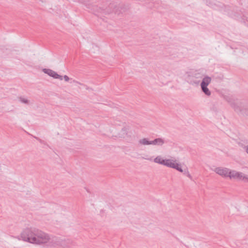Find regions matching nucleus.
Returning <instances> with one entry per match:
<instances>
[{"label": "nucleus", "mask_w": 248, "mask_h": 248, "mask_svg": "<svg viewBox=\"0 0 248 248\" xmlns=\"http://www.w3.org/2000/svg\"><path fill=\"white\" fill-rule=\"evenodd\" d=\"M236 178L240 180H243L246 182H248V177H246L243 173L234 172L233 171V178Z\"/></svg>", "instance_id": "obj_8"}, {"label": "nucleus", "mask_w": 248, "mask_h": 248, "mask_svg": "<svg viewBox=\"0 0 248 248\" xmlns=\"http://www.w3.org/2000/svg\"><path fill=\"white\" fill-rule=\"evenodd\" d=\"M21 237L24 241L38 245L46 244L47 246L55 247L57 246H64L65 242L61 239H51L49 236L35 228H27L21 233Z\"/></svg>", "instance_id": "obj_1"}, {"label": "nucleus", "mask_w": 248, "mask_h": 248, "mask_svg": "<svg viewBox=\"0 0 248 248\" xmlns=\"http://www.w3.org/2000/svg\"><path fill=\"white\" fill-rule=\"evenodd\" d=\"M138 144L144 146L151 145V140H149L148 138H142L139 140Z\"/></svg>", "instance_id": "obj_11"}, {"label": "nucleus", "mask_w": 248, "mask_h": 248, "mask_svg": "<svg viewBox=\"0 0 248 248\" xmlns=\"http://www.w3.org/2000/svg\"><path fill=\"white\" fill-rule=\"evenodd\" d=\"M233 109L239 115L248 116V108H245L241 104L236 105L233 103Z\"/></svg>", "instance_id": "obj_6"}, {"label": "nucleus", "mask_w": 248, "mask_h": 248, "mask_svg": "<svg viewBox=\"0 0 248 248\" xmlns=\"http://www.w3.org/2000/svg\"><path fill=\"white\" fill-rule=\"evenodd\" d=\"M172 168L174 169L181 172H184V170L181 167V165L179 164V163H177L176 161H175V162L173 165V167H172Z\"/></svg>", "instance_id": "obj_15"}, {"label": "nucleus", "mask_w": 248, "mask_h": 248, "mask_svg": "<svg viewBox=\"0 0 248 248\" xmlns=\"http://www.w3.org/2000/svg\"><path fill=\"white\" fill-rule=\"evenodd\" d=\"M165 142V140L163 139L158 138L151 140V145L162 146Z\"/></svg>", "instance_id": "obj_9"}, {"label": "nucleus", "mask_w": 248, "mask_h": 248, "mask_svg": "<svg viewBox=\"0 0 248 248\" xmlns=\"http://www.w3.org/2000/svg\"><path fill=\"white\" fill-rule=\"evenodd\" d=\"M63 78L65 81H68L70 79L66 75H64L63 77H62V78Z\"/></svg>", "instance_id": "obj_18"}, {"label": "nucleus", "mask_w": 248, "mask_h": 248, "mask_svg": "<svg viewBox=\"0 0 248 248\" xmlns=\"http://www.w3.org/2000/svg\"><path fill=\"white\" fill-rule=\"evenodd\" d=\"M205 77L203 74L197 72L193 74L192 76H189L188 82L192 85H198L200 80H202Z\"/></svg>", "instance_id": "obj_4"}, {"label": "nucleus", "mask_w": 248, "mask_h": 248, "mask_svg": "<svg viewBox=\"0 0 248 248\" xmlns=\"http://www.w3.org/2000/svg\"><path fill=\"white\" fill-rule=\"evenodd\" d=\"M211 82V78L207 76H206L201 83V87L202 92L207 96H209L211 94V93L209 89L207 88L208 85Z\"/></svg>", "instance_id": "obj_3"}, {"label": "nucleus", "mask_w": 248, "mask_h": 248, "mask_svg": "<svg viewBox=\"0 0 248 248\" xmlns=\"http://www.w3.org/2000/svg\"><path fill=\"white\" fill-rule=\"evenodd\" d=\"M154 161L155 163L163 165L164 164V159L162 158L161 156L158 155L154 159Z\"/></svg>", "instance_id": "obj_13"}, {"label": "nucleus", "mask_w": 248, "mask_h": 248, "mask_svg": "<svg viewBox=\"0 0 248 248\" xmlns=\"http://www.w3.org/2000/svg\"><path fill=\"white\" fill-rule=\"evenodd\" d=\"M112 124L115 127H123L124 125H126L123 121L119 120L118 118L114 119L112 122Z\"/></svg>", "instance_id": "obj_10"}, {"label": "nucleus", "mask_w": 248, "mask_h": 248, "mask_svg": "<svg viewBox=\"0 0 248 248\" xmlns=\"http://www.w3.org/2000/svg\"><path fill=\"white\" fill-rule=\"evenodd\" d=\"M42 71L44 73L47 74L48 76L55 79H59L61 80H62V76L59 75L56 72L51 69L44 68Z\"/></svg>", "instance_id": "obj_7"}, {"label": "nucleus", "mask_w": 248, "mask_h": 248, "mask_svg": "<svg viewBox=\"0 0 248 248\" xmlns=\"http://www.w3.org/2000/svg\"><path fill=\"white\" fill-rule=\"evenodd\" d=\"M96 8L97 9V13L98 14H97L98 16H99L100 15H99V14H100V15H107V14H109L108 13V10H106V9H103L102 8H97L96 7Z\"/></svg>", "instance_id": "obj_14"}, {"label": "nucleus", "mask_w": 248, "mask_h": 248, "mask_svg": "<svg viewBox=\"0 0 248 248\" xmlns=\"http://www.w3.org/2000/svg\"><path fill=\"white\" fill-rule=\"evenodd\" d=\"M183 172H184V174L186 175L190 179H192V177L191 175L190 174V173H189V171L187 169H186V170H185Z\"/></svg>", "instance_id": "obj_17"}, {"label": "nucleus", "mask_w": 248, "mask_h": 248, "mask_svg": "<svg viewBox=\"0 0 248 248\" xmlns=\"http://www.w3.org/2000/svg\"><path fill=\"white\" fill-rule=\"evenodd\" d=\"M211 170L222 177H229L230 179H232V170L228 168L219 167L214 169H211Z\"/></svg>", "instance_id": "obj_2"}, {"label": "nucleus", "mask_w": 248, "mask_h": 248, "mask_svg": "<svg viewBox=\"0 0 248 248\" xmlns=\"http://www.w3.org/2000/svg\"><path fill=\"white\" fill-rule=\"evenodd\" d=\"M129 128L130 127L128 125H124L123 127H121V130L117 132L113 136L118 138L124 139L127 136Z\"/></svg>", "instance_id": "obj_5"}, {"label": "nucleus", "mask_w": 248, "mask_h": 248, "mask_svg": "<svg viewBox=\"0 0 248 248\" xmlns=\"http://www.w3.org/2000/svg\"><path fill=\"white\" fill-rule=\"evenodd\" d=\"M73 82H74V83H77V84H78L81 85H83V84H82V83H81L79 82L78 81H76V80H73ZM84 86H85V85H84Z\"/></svg>", "instance_id": "obj_19"}, {"label": "nucleus", "mask_w": 248, "mask_h": 248, "mask_svg": "<svg viewBox=\"0 0 248 248\" xmlns=\"http://www.w3.org/2000/svg\"><path fill=\"white\" fill-rule=\"evenodd\" d=\"M89 89V88H88V87H87V88H86V89H87V90H88Z\"/></svg>", "instance_id": "obj_21"}, {"label": "nucleus", "mask_w": 248, "mask_h": 248, "mask_svg": "<svg viewBox=\"0 0 248 248\" xmlns=\"http://www.w3.org/2000/svg\"><path fill=\"white\" fill-rule=\"evenodd\" d=\"M245 151L248 154V145L245 147Z\"/></svg>", "instance_id": "obj_20"}, {"label": "nucleus", "mask_w": 248, "mask_h": 248, "mask_svg": "<svg viewBox=\"0 0 248 248\" xmlns=\"http://www.w3.org/2000/svg\"><path fill=\"white\" fill-rule=\"evenodd\" d=\"M18 100L21 102V103L26 104V105H29L30 104V101L27 98H24L23 97H19L18 98Z\"/></svg>", "instance_id": "obj_16"}, {"label": "nucleus", "mask_w": 248, "mask_h": 248, "mask_svg": "<svg viewBox=\"0 0 248 248\" xmlns=\"http://www.w3.org/2000/svg\"><path fill=\"white\" fill-rule=\"evenodd\" d=\"M175 161V160L170 159H164V164H163V165L172 168V167H173V165Z\"/></svg>", "instance_id": "obj_12"}]
</instances>
